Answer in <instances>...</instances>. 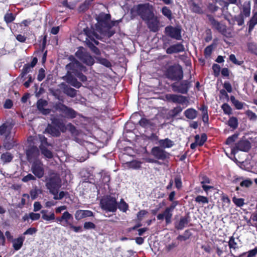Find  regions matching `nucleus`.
<instances>
[{
    "instance_id": "nucleus-1",
    "label": "nucleus",
    "mask_w": 257,
    "mask_h": 257,
    "mask_svg": "<svg viewBox=\"0 0 257 257\" xmlns=\"http://www.w3.org/2000/svg\"><path fill=\"white\" fill-rule=\"evenodd\" d=\"M111 16L109 14L100 13L96 19V31L101 35L108 38L111 37L115 33L113 27L118 24L119 21H111Z\"/></svg>"
},
{
    "instance_id": "nucleus-2",
    "label": "nucleus",
    "mask_w": 257,
    "mask_h": 257,
    "mask_svg": "<svg viewBox=\"0 0 257 257\" xmlns=\"http://www.w3.org/2000/svg\"><path fill=\"white\" fill-rule=\"evenodd\" d=\"M100 39L101 36L96 32L91 29L87 28L83 30V32L79 35V39L85 42L91 51L96 55L100 54L99 50L95 46L98 45L99 42L95 39Z\"/></svg>"
},
{
    "instance_id": "nucleus-3",
    "label": "nucleus",
    "mask_w": 257,
    "mask_h": 257,
    "mask_svg": "<svg viewBox=\"0 0 257 257\" xmlns=\"http://www.w3.org/2000/svg\"><path fill=\"white\" fill-rule=\"evenodd\" d=\"M100 204L101 208L107 212H115L117 209V202L115 197L106 196L101 199Z\"/></svg>"
},
{
    "instance_id": "nucleus-4",
    "label": "nucleus",
    "mask_w": 257,
    "mask_h": 257,
    "mask_svg": "<svg viewBox=\"0 0 257 257\" xmlns=\"http://www.w3.org/2000/svg\"><path fill=\"white\" fill-rule=\"evenodd\" d=\"M133 11L136 12L144 21L154 14L152 7L149 4H139L133 7Z\"/></svg>"
},
{
    "instance_id": "nucleus-5",
    "label": "nucleus",
    "mask_w": 257,
    "mask_h": 257,
    "mask_svg": "<svg viewBox=\"0 0 257 257\" xmlns=\"http://www.w3.org/2000/svg\"><path fill=\"white\" fill-rule=\"evenodd\" d=\"M46 188L51 194H54L61 187V180L59 176L52 175L46 180Z\"/></svg>"
},
{
    "instance_id": "nucleus-6",
    "label": "nucleus",
    "mask_w": 257,
    "mask_h": 257,
    "mask_svg": "<svg viewBox=\"0 0 257 257\" xmlns=\"http://www.w3.org/2000/svg\"><path fill=\"white\" fill-rule=\"evenodd\" d=\"M208 19L210 22L213 28L216 30L222 35L227 37L230 38L232 36V34L230 30L226 28V26L222 23L216 21L211 16H208Z\"/></svg>"
},
{
    "instance_id": "nucleus-7",
    "label": "nucleus",
    "mask_w": 257,
    "mask_h": 257,
    "mask_svg": "<svg viewBox=\"0 0 257 257\" xmlns=\"http://www.w3.org/2000/svg\"><path fill=\"white\" fill-rule=\"evenodd\" d=\"M167 75L172 80H180L183 77L182 68L179 65L171 66L168 69Z\"/></svg>"
},
{
    "instance_id": "nucleus-8",
    "label": "nucleus",
    "mask_w": 257,
    "mask_h": 257,
    "mask_svg": "<svg viewBox=\"0 0 257 257\" xmlns=\"http://www.w3.org/2000/svg\"><path fill=\"white\" fill-rule=\"evenodd\" d=\"M166 100L170 102L185 105V107L188 104V100L186 96L175 94H167L165 95Z\"/></svg>"
},
{
    "instance_id": "nucleus-9",
    "label": "nucleus",
    "mask_w": 257,
    "mask_h": 257,
    "mask_svg": "<svg viewBox=\"0 0 257 257\" xmlns=\"http://www.w3.org/2000/svg\"><path fill=\"white\" fill-rule=\"evenodd\" d=\"M31 171L38 178L43 177L45 173L44 165L40 160H35L32 163Z\"/></svg>"
},
{
    "instance_id": "nucleus-10",
    "label": "nucleus",
    "mask_w": 257,
    "mask_h": 257,
    "mask_svg": "<svg viewBox=\"0 0 257 257\" xmlns=\"http://www.w3.org/2000/svg\"><path fill=\"white\" fill-rule=\"evenodd\" d=\"M55 108L60 112L63 113L67 118H74L77 114V112L74 109L61 103L57 104Z\"/></svg>"
},
{
    "instance_id": "nucleus-11",
    "label": "nucleus",
    "mask_w": 257,
    "mask_h": 257,
    "mask_svg": "<svg viewBox=\"0 0 257 257\" xmlns=\"http://www.w3.org/2000/svg\"><path fill=\"white\" fill-rule=\"evenodd\" d=\"M191 82L188 80L182 81L179 85L176 83L171 85L172 88L174 92H177L181 94H186L190 87Z\"/></svg>"
},
{
    "instance_id": "nucleus-12",
    "label": "nucleus",
    "mask_w": 257,
    "mask_h": 257,
    "mask_svg": "<svg viewBox=\"0 0 257 257\" xmlns=\"http://www.w3.org/2000/svg\"><path fill=\"white\" fill-rule=\"evenodd\" d=\"M250 143L246 140H242L236 143L234 146L231 148V153L235 154L239 151L247 152L250 148Z\"/></svg>"
},
{
    "instance_id": "nucleus-13",
    "label": "nucleus",
    "mask_w": 257,
    "mask_h": 257,
    "mask_svg": "<svg viewBox=\"0 0 257 257\" xmlns=\"http://www.w3.org/2000/svg\"><path fill=\"white\" fill-rule=\"evenodd\" d=\"M75 55L84 63L88 66H92L94 63V60L88 53L82 50L77 51Z\"/></svg>"
},
{
    "instance_id": "nucleus-14",
    "label": "nucleus",
    "mask_w": 257,
    "mask_h": 257,
    "mask_svg": "<svg viewBox=\"0 0 257 257\" xmlns=\"http://www.w3.org/2000/svg\"><path fill=\"white\" fill-rule=\"evenodd\" d=\"M165 31L166 34L172 38L177 40L182 39L181 29L179 28L169 26L165 28Z\"/></svg>"
},
{
    "instance_id": "nucleus-15",
    "label": "nucleus",
    "mask_w": 257,
    "mask_h": 257,
    "mask_svg": "<svg viewBox=\"0 0 257 257\" xmlns=\"http://www.w3.org/2000/svg\"><path fill=\"white\" fill-rule=\"evenodd\" d=\"M149 29L154 32L158 31L159 29V21L154 14L152 17L145 21Z\"/></svg>"
},
{
    "instance_id": "nucleus-16",
    "label": "nucleus",
    "mask_w": 257,
    "mask_h": 257,
    "mask_svg": "<svg viewBox=\"0 0 257 257\" xmlns=\"http://www.w3.org/2000/svg\"><path fill=\"white\" fill-rule=\"evenodd\" d=\"M27 159L30 163H32L37 159L40 155L39 150L37 147L33 146L29 148L26 152Z\"/></svg>"
},
{
    "instance_id": "nucleus-17",
    "label": "nucleus",
    "mask_w": 257,
    "mask_h": 257,
    "mask_svg": "<svg viewBox=\"0 0 257 257\" xmlns=\"http://www.w3.org/2000/svg\"><path fill=\"white\" fill-rule=\"evenodd\" d=\"M152 155L159 160H164L168 156V154L164 150L159 147H155L152 149Z\"/></svg>"
},
{
    "instance_id": "nucleus-18",
    "label": "nucleus",
    "mask_w": 257,
    "mask_h": 257,
    "mask_svg": "<svg viewBox=\"0 0 257 257\" xmlns=\"http://www.w3.org/2000/svg\"><path fill=\"white\" fill-rule=\"evenodd\" d=\"M79 66L80 62L76 60L67 64L66 66V69L67 70L68 74L72 73L75 75L76 73H78Z\"/></svg>"
},
{
    "instance_id": "nucleus-19",
    "label": "nucleus",
    "mask_w": 257,
    "mask_h": 257,
    "mask_svg": "<svg viewBox=\"0 0 257 257\" xmlns=\"http://www.w3.org/2000/svg\"><path fill=\"white\" fill-rule=\"evenodd\" d=\"M185 51L184 46L181 43H177L170 46L166 50V53L168 54H172L173 53H178L183 52Z\"/></svg>"
},
{
    "instance_id": "nucleus-20",
    "label": "nucleus",
    "mask_w": 257,
    "mask_h": 257,
    "mask_svg": "<svg viewBox=\"0 0 257 257\" xmlns=\"http://www.w3.org/2000/svg\"><path fill=\"white\" fill-rule=\"evenodd\" d=\"M189 8L192 13L197 14H202L204 13L203 9L194 0H188Z\"/></svg>"
},
{
    "instance_id": "nucleus-21",
    "label": "nucleus",
    "mask_w": 257,
    "mask_h": 257,
    "mask_svg": "<svg viewBox=\"0 0 257 257\" xmlns=\"http://www.w3.org/2000/svg\"><path fill=\"white\" fill-rule=\"evenodd\" d=\"M48 105V102L43 99L38 100L37 106L38 109L44 115L48 114L51 112V109L45 108L44 107Z\"/></svg>"
},
{
    "instance_id": "nucleus-22",
    "label": "nucleus",
    "mask_w": 257,
    "mask_h": 257,
    "mask_svg": "<svg viewBox=\"0 0 257 257\" xmlns=\"http://www.w3.org/2000/svg\"><path fill=\"white\" fill-rule=\"evenodd\" d=\"M93 216V213L90 210H78L75 213V218L77 220Z\"/></svg>"
},
{
    "instance_id": "nucleus-23",
    "label": "nucleus",
    "mask_w": 257,
    "mask_h": 257,
    "mask_svg": "<svg viewBox=\"0 0 257 257\" xmlns=\"http://www.w3.org/2000/svg\"><path fill=\"white\" fill-rule=\"evenodd\" d=\"M16 141L11 137H7L4 141L3 146L2 148H4L6 150H10L16 146Z\"/></svg>"
},
{
    "instance_id": "nucleus-24",
    "label": "nucleus",
    "mask_w": 257,
    "mask_h": 257,
    "mask_svg": "<svg viewBox=\"0 0 257 257\" xmlns=\"http://www.w3.org/2000/svg\"><path fill=\"white\" fill-rule=\"evenodd\" d=\"M25 237L23 235H20L18 238L13 239V247L15 250H18L22 247Z\"/></svg>"
},
{
    "instance_id": "nucleus-25",
    "label": "nucleus",
    "mask_w": 257,
    "mask_h": 257,
    "mask_svg": "<svg viewBox=\"0 0 257 257\" xmlns=\"http://www.w3.org/2000/svg\"><path fill=\"white\" fill-rule=\"evenodd\" d=\"M190 217L186 216L181 217L178 223L175 224V228L178 230H182L189 222Z\"/></svg>"
},
{
    "instance_id": "nucleus-26",
    "label": "nucleus",
    "mask_w": 257,
    "mask_h": 257,
    "mask_svg": "<svg viewBox=\"0 0 257 257\" xmlns=\"http://www.w3.org/2000/svg\"><path fill=\"white\" fill-rule=\"evenodd\" d=\"M250 14V3L249 1L245 2L241 9L240 15L245 18L248 17Z\"/></svg>"
},
{
    "instance_id": "nucleus-27",
    "label": "nucleus",
    "mask_w": 257,
    "mask_h": 257,
    "mask_svg": "<svg viewBox=\"0 0 257 257\" xmlns=\"http://www.w3.org/2000/svg\"><path fill=\"white\" fill-rule=\"evenodd\" d=\"M184 114L186 118L189 119H194L196 118L198 112L195 109L190 108L184 111Z\"/></svg>"
},
{
    "instance_id": "nucleus-28",
    "label": "nucleus",
    "mask_w": 257,
    "mask_h": 257,
    "mask_svg": "<svg viewBox=\"0 0 257 257\" xmlns=\"http://www.w3.org/2000/svg\"><path fill=\"white\" fill-rule=\"evenodd\" d=\"M230 254L232 257H243L246 254H247V257H254L257 254V247H255L253 249L250 250L247 252H243L238 255H235L230 250Z\"/></svg>"
},
{
    "instance_id": "nucleus-29",
    "label": "nucleus",
    "mask_w": 257,
    "mask_h": 257,
    "mask_svg": "<svg viewBox=\"0 0 257 257\" xmlns=\"http://www.w3.org/2000/svg\"><path fill=\"white\" fill-rule=\"evenodd\" d=\"M12 127L8 123H4L0 126V134L5 136L6 137H10L9 136Z\"/></svg>"
},
{
    "instance_id": "nucleus-30",
    "label": "nucleus",
    "mask_w": 257,
    "mask_h": 257,
    "mask_svg": "<svg viewBox=\"0 0 257 257\" xmlns=\"http://www.w3.org/2000/svg\"><path fill=\"white\" fill-rule=\"evenodd\" d=\"M248 32L250 33L254 29V26L257 25V12L253 13V16L248 22Z\"/></svg>"
},
{
    "instance_id": "nucleus-31",
    "label": "nucleus",
    "mask_w": 257,
    "mask_h": 257,
    "mask_svg": "<svg viewBox=\"0 0 257 257\" xmlns=\"http://www.w3.org/2000/svg\"><path fill=\"white\" fill-rule=\"evenodd\" d=\"M14 158V156L10 152H6L1 155V160L5 164L8 163L12 161Z\"/></svg>"
},
{
    "instance_id": "nucleus-32",
    "label": "nucleus",
    "mask_w": 257,
    "mask_h": 257,
    "mask_svg": "<svg viewBox=\"0 0 257 257\" xmlns=\"http://www.w3.org/2000/svg\"><path fill=\"white\" fill-rule=\"evenodd\" d=\"M142 163L140 161L137 160H133L130 162H127L125 163L126 167L128 168H132L133 169H138L141 166Z\"/></svg>"
},
{
    "instance_id": "nucleus-33",
    "label": "nucleus",
    "mask_w": 257,
    "mask_h": 257,
    "mask_svg": "<svg viewBox=\"0 0 257 257\" xmlns=\"http://www.w3.org/2000/svg\"><path fill=\"white\" fill-rule=\"evenodd\" d=\"M46 131L53 136L58 137L60 135V133L58 128L50 124L48 125L46 129Z\"/></svg>"
},
{
    "instance_id": "nucleus-34",
    "label": "nucleus",
    "mask_w": 257,
    "mask_h": 257,
    "mask_svg": "<svg viewBox=\"0 0 257 257\" xmlns=\"http://www.w3.org/2000/svg\"><path fill=\"white\" fill-rule=\"evenodd\" d=\"M159 143L162 147L164 148H169L174 145L173 142L169 139L160 140L159 141Z\"/></svg>"
},
{
    "instance_id": "nucleus-35",
    "label": "nucleus",
    "mask_w": 257,
    "mask_h": 257,
    "mask_svg": "<svg viewBox=\"0 0 257 257\" xmlns=\"http://www.w3.org/2000/svg\"><path fill=\"white\" fill-rule=\"evenodd\" d=\"M65 217L63 222L62 223V225L65 227L69 226L70 228L71 225H72V224L70 222V220L73 219L72 215L68 211H65Z\"/></svg>"
},
{
    "instance_id": "nucleus-36",
    "label": "nucleus",
    "mask_w": 257,
    "mask_h": 257,
    "mask_svg": "<svg viewBox=\"0 0 257 257\" xmlns=\"http://www.w3.org/2000/svg\"><path fill=\"white\" fill-rule=\"evenodd\" d=\"M230 101L237 109H241L245 103L237 100L234 96H230Z\"/></svg>"
},
{
    "instance_id": "nucleus-37",
    "label": "nucleus",
    "mask_w": 257,
    "mask_h": 257,
    "mask_svg": "<svg viewBox=\"0 0 257 257\" xmlns=\"http://www.w3.org/2000/svg\"><path fill=\"white\" fill-rule=\"evenodd\" d=\"M247 50L249 52L257 55V44L254 42H248L247 44Z\"/></svg>"
},
{
    "instance_id": "nucleus-38",
    "label": "nucleus",
    "mask_w": 257,
    "mask_h": 257,
    "mask_svg": "<svg viewBox=\"0 0 257 257\" xmlns=\"http://www.w3.org/2000/svg\"><path fill=\"white\" fill-rule=\"evenodd\" d=\"M41 193H42L41 189L38 188L36 186L34 187L30 191V192L31 198L33 200L36 199L38 197L39 194H40Z\"/></svg>"
},
{
    "instance_id": "nucleus-39",
    "label": "nucleus",
    "mask_w": 257,
    "mask_h": 257,
    "mask_svg": "<svg viewBox=\"0 0 257 257\" xmlns=\"http://www.w3.org/2000/svg\"><path fill=\"white\" fill-rule=\"evenodd\" d=\"M45 146H40L42 154L46 158L51 159L53 157V153Z\"/></svg>"
},
{
    "instance_id": "nucleus-40",
    "label": "nucleus",
    "mask_w": 257,
    "mask_h": 257,
    "mask_svg": "<svg viewBox=\"0 0 257 257\" xmlns=\"http://www.w3.org/2000/svg\"><path fill=\"white\" fill-rule=\"evenodd\" d=\"M228 243L229 247L230 249V251L231 250L232 251L231 249L235 250L238 249L239 247L237 243L235 240V238L233 236L229 237V240Z\"/></svg>"
},
{
    "instance_id": "nucleus-41",
    "label": "nucleus",
    "mask_w": 257,
    "mask_h": 257,
    "mask_svg": "<svg viewBox=\"0 0 257 257\" xmlns=\"http://www.w3.org/2000/svg\"><path fill=\"white\" fill-rule=\"evenodd\" d=\"M238 124V120L235 117H231L228 121V125L233 129L237 127Z\"/></svg>"
},
{
    "instance_id": "nucleus-42",
    "label": "nucleus",
    "mask_w": 257,
    "mask_h": 257,
    "mask_svg": "<svg viewBox=\"0 0 257 257\" xmlns=\"http://www.w3.org/2000/svg\"><path fill=\"white\" fill-rule=\"evenodd\" d=\"M161 12L169 20H171L172 19V12L167 7H163L161 9Z\"/></svg>"
},
{
    "instance_id": "nucleus-43",
    "label": "nucleus",
    "mask_w": 257,
    "mask_h": 257,
    "mask_svg": "<svg viewBox=\"0 0 257 257\" xmlns=\"http://www.w3.org/2000/svg\"><path fill=\"white\" fill-rule=\"evenodd\" d=\"M117 208L121 211L125 212L128 208V204L121 199L119 203H117Z\"/></svg>"
},
{
    "instance_id": "nucleus-44",
    "label": "nucleus",
    "mask_w": 257,
    "mask_h": 257,
    "mask_svg": "<svg viewBox=\"0 0 257 257\" xmlns=\"http://www.w3.org/2000/svg\"><path fill=\"white\" fill-rule=\"evenodd\" d=\"M64 92L71 97H74L76 95V90L71 87H67L64 88Z\"/></svg>"
},
{
    "instance_id": "nucleus-45",
    "label": "nucleus",
    "mask_w": 257,
    "mask_h": 257,
    "mask_svg": "<svg viewBox=\"0 0 257 257\" xmlns=\"http://www.w3.org/2000/svg\"><path fill=\"white\" fill-rule=\"evenodd\" d=\"M163 214L166 220V223L169 224L171 223V218L173 215L172 212L166 208L163 212Z\"/></svg>"
},
{
    "instance_id": "nucleus-46",
    "label": "nucleus",
    "mask_w": 257,
    "mask_h": 257,
    "mask_svg": "<svg viewBox=\"0 0 257 257\" xmlns=\"http://www.w3.org/2000/svg\"><path fill=\"white\" fill-rule=\"evenodd\" d=\"M195 201L202 205L207 204L209 202L207 197L201 195L197 196L195 198Z\"/></svg>"
},
{
    "instance_id": "nucleus-47",
    "label": "nucleus",
    "mask_w": 257,
    "mask_h": 257,
    "mask_svg": "<svg viewBox=\"0 0 257 257\" xmlns=\"http://www.w3.org/2000/svg\"><path fill=\"white\" fill-rule=\"evenodd\" d=\"M54 195L53 198L55 200H61L65 196L68 195V193L67 192L65 191H61L58 194V190L56 191V192L54 194H52Z\"/></svg>"
},
{
    "instance_id": "nucleus-48",
    "label": "nucleus",
    "mask_w": 257,
    "mask_h": 257,
    "mask_svg": "<svg viewBox=\"0 0 257 257\" xmlns=\"http://www.w3.org/2000/svg\"><path fill=\"white\" fill-rule=\"evenodd\" d=\"M191 235V232L189 230H186L182 235H179L177 237V239L181 241H185L189 239Z\"/></svg>"
},
{
    "instance_id": "nucleus-49",
    "label": "nucleus",
    "mask_w": 257,
    "mask_h": 257,
    "mask_svg": "<svg viewBox=\"0 0 257 257\" xmlns=\"http://www.w3.org/2000/svg\"><path fill=\"white\" fill-rule=\"evenodd\" d=\"M195 138L196 142L200 146H202L207 140L206 136L205 134L202 135L201 138L199 135H196Z\"/></svg>"
},
{
    "instance_id": "nucleus-50",
    "label": "nucleus",
    "mask_w": 257,
    "mask_h": 257,
    "mask_svg": "<svg viewBox=\"0 0 257 257\" xmlns=\"http://www.w3.org/2000/svg\"><path fill=\"white\" fill-rule=\"evenodd\" d=\"M245 114L250 121H255L257 120V115L251 110H246Z\"/></svg>"
},
{
    "instance_id": "nucleus-51",
    "label": "nucleus",
    "mask_w": 257,
    "mask_h": 257,
    "mask_svg": "<svg viewBox=\"0 0 257 257\" xmlns=\"http://www.w3.org/2000/svg\"><path fill=\"white\" fill-rule=\"evenodd\" d=\"M234 20L237 22V25L239 26H241L244 25V17L242 15H238L235 16L234 17Z\"/></svg>"
},
{
    "instance_id": "nucleus-52",
    "label": "nucleus",
    "mask_w": 257,
    "mask_h": 257,
    "mask_svg": "<svg viewBox=\"0 0 257 257\" xmlns=\"http://www.w3.org/2000/svg\"><path fill=\"white\" fill-rule=\"evenodd\" d=\"M139 123L141 126L144 127H149L152 125V122L150 120L144 118H142L139 121Z\"/></svg>"
},
{
    "instance_id": "nucleus-53",
    "label": "nucleus",
    "mask_w": 257,
    "mask_h": 257,
    "mask_svg": "<svg viewBox=\"0 0 257 257\" xmlns=\"http://www.w3.org/2000/svg\"><path fill=\"white\" fill-rule=\"evenodd\" d=\"M67 130L73 136H77L78 134V132L75 126L71 123L67 124Z\"/></svg>"
},
{
    "instance_id": "nucleus-54",
    "label": "nucleus",
    "mask_w": 257,
    "mask_h": 257,
    "mask_svg": "<svg viewBox=\"0 0 257 257\" xmlns=\"http://www.w3.org/2000/svg\"><path fill=\"white\" fill-rule=\"evenodd\" d=\"M31 68H32L31 67L30 64L28 63L25 64L23 67L22 72L20 74V76H21L22 78H23L27 73H28L31 71Z\"/></svg>"
},
{
    "instance_id": "nucleus-55",
    "label": "nucleus",
    "mask_w": 257,
    "mask_h": 257,
    "mask_svg": "<svg viewBox=\"0 0 257 257\" xmlns=\"http://www.w3.org/2000/svg\"><path fill=\"white\" fill-rule=\"evenodd\" d=\"M39 139L41 143L40 146H51L47 142V139L43 135H39Z\"/></svg>"
},
{
    "instance_id": "nucleus-56",
    "label": "nucleus",
    "mask_w": 257,
    "mask_h": 257,
    "mask_svg": "<svg viewBox=\"0 0 257 257\" xmlns=\"http://www.w3.org/2000/svg\"><path fill=\"white\" fill-rule=\"evenodd\" d=\"M238 136V134H234L231 136L229 137L226 141V144L227 145L232 144L233 143H234L235 141V140L237 139Z\"/></svg>"
},
{
    "instance_id": "nucleus-57",
    "label": "nucleus",
    "mask_w": 257,
    "mask_h": 257,
    "mask_svg": "<svg viewBox=\"0 0 257 257\" xmlns=\"http://www.w3.org/2000/svg\"><path fill=\"white\" fill-rule=\"evenodd\" d=\"M221 108L225 114H230L232 112V109L227 103L223 104L221 106Z\"/></svg>"
},
{
    "instance_id": "nucleus-58",
    "label": "nucleus",
    "mask_w": 257,
    "mask_h": 257,
    "mask_svg": "<svg viewBox=\"0 0 257 257\" xmlns=\"http://www.w3.org/2000/svg\"><path fill=\"white\" fill-rule=\"evenodd\" d=\"M42 218L47 221H50L55 220V215L53 212H51L49 215L44 214L42 215Z\"/></svg>"
},
{
    "instance_id": "nucleus-59",
    "label": "nucleus",
    "mask_w": 257,
    "mask_h": 257,
    "mask_svg": "<svg viewBox=\"0 0 257 257\" xmlns=\"http://www.w3.org/2000/svg\"><path fill=\"white\" fill-rule=\"evenodd\" d=\"M36 180V177L31 174H28L26 176H24L22 180L24 182H27L31 180Z\"/></svg>"
},
{
    "instance_id": "nucleus-60",
    "label": "nucleus",
    "mask_w": 257,
    "mask_h": 257,
    "mask_svg": "<svg viewBox=\"0 0 257 257\" xmlns=\"http://www.w3.org/2000/svg\"><path fill=\"white\" fill-rule=\"evenodd\" d=\"M232 201L237 206L241 207L244 205L243 199L233 197L232 199Z\"/></svg>"
},
{
    "instance_id": "nucleus-61",
    "label": "nucleus",
    "mask_w": 257,
    "mask_h": 257,
    "mask_svg": "<svg viewBox=\"0 0 257 257\" xmlns=\"http://www.w3.org/2000/svg\"><path fill=\"white\" fill-rule=\"evenodd\" d=\"M110 176L107 174H103L101 176V180L102 183L106 185L109 188L108 182L110 181Z\"/></svg>"
},
{
    "instance_id": "nucleus-62",
    "label": "nucleus",
    "mask_w": 257,
    "mask_h": 257,
    "mask_svg": "<svg viewBox=\"0 0 257 257\" xmlns=\"http://www.w3.org/2000/svg\"><path fill=\"white\" fill-rule=\"evenodd\" d=\"M183 110V108L178 105L174 107L172 110L171 112L173 116H176L178 115Z\"/></svg>"
},
{
    "instance_id": "nucleus-63",
    "label": "nucleus",
    "mask_w": 257,
    "mask_h": 257,
    "mask_svg": "<svg viewBox=\"0 0 257 257\" xmlns=\"http://www.w3.org/2000/svg\"><path fill=\"white\" fill-rule=\"evenodd\" d=\"M37 231V228L35 227H30L27 229L22 235L25 236L26 235H33Z\"/></svg>"
},
{
    "instance_id": "nucleus-64",
    "label": "nucleus",
    "mask_w": 257,
    "mask_h": 257,
    "mask_svg": "<svg viewBox=\"0 0 257 257\" xmlns=\"http://www.w3.org/2000/svg\"><path fill=\"white\" fill-rule=\"evenodd\" d=\"M148 211L145 210H142L140 211L137 215V219L139 221H141L147 214H148Z\"/></svg>"
}]
</instances>
